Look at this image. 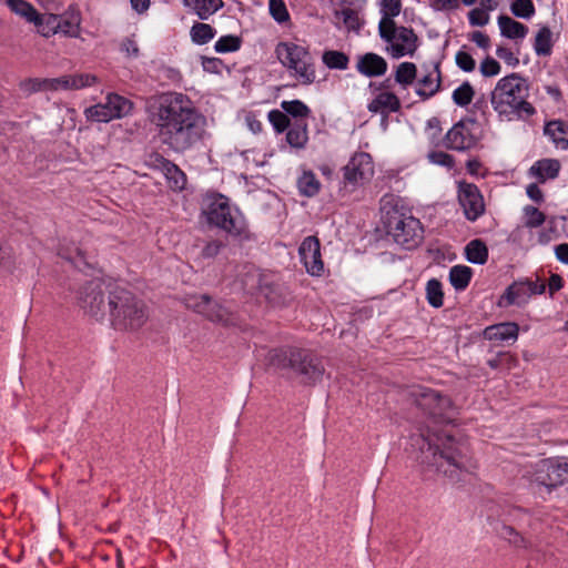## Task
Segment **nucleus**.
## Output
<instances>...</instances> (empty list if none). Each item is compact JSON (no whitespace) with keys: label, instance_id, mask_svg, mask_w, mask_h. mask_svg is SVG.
Masks as SVG:
<instances>
[{"label":"nucleus","instance_id":"obj_12","mask_svg":"<svg viewBox=\"0 0 568 568\" xmlns=\"http://www.w3.org/2000/svg\"><path fill=\"white\" fill-rule=\"evenodd\" d=\"M132 109V103L119 95L109 94L104 103H99L85 109L84 113L88 120L97 122H109L113 119L126 115Z\"/></svg>","mask_w":568,"mask_h":568},{"label":"nucleus","instance_id":"obj_34","mask_svg":"<svg viewBox=\"0 0 568 568\" xmlns=\"http://www.w3.org/2000/svg\"><path fill=\"white\" fill-rule=\"evenodd\" d=\"M417 75V67L413 62H402L397 65L394 79L395 82L406 89L414 83Z\"/></svg>","mask_w":568,"mask_h":568},{"label":"nucleus","instance_id":"obj_15","mask_svg":"<svg viewBox=\"0 0 568 568\" xmlns=\"http://www.w3.org/2000/svg\"><path fill=\"white\" fill-rule=\"evenodd\" d=\"M457 199L468 221L475 222L485 213L484 196L477 185L466 181L458 182Z\"/></svg>","mask_w":568,"mask_h":568},{"label":"nucleus","instance_id":"obj_33","mask_svg":"<svg viewBox=\"0 0 568 568\" xmlns=\"http://www.w3.org/2000/svg\"><path fill=\"white\" fill-rule=\"evenodd\" d=\"M8 8L17 16L23 18L28 22H37L38 11L27 0H6Z\"/></svg>","mask_w":568,"mask_h":568},{"label":"nucleus","instance_id":"obj_39","mask_svg":"<svg viewBox=\"0 0 568 568\" xmlns=\"http://www.w3.org/2000/svg\"><path fill=\"white\" fill-rule=\"evenodd\" d=\"M33 23L39 27V32L44 38L59 33V16L57 14L42 16L38 12V20Z\"/></svg>","mask_w":568,"mask_h":568},{"label":"nucleus","instance_id":"obj_14","mask_svg":"<svg viewBox=\"0 0 568 568\" xmlns=\"http://www.w3.org/2000/svg\"><path fill=\"white\" fill-rule=\"evenodd\" d=\"M534 483L547 489L556 488L568 481V464L554 459H542L536 464Z\"/></svg>","mask_w":568,"mask_h":568},{"label":"nucleus","instance_id":"obj_44","mask_svg":"<svg viewBox=\"0 0 568 568\" xmlns=\"http://www.w3.org/2000/svg\"><path fill=\"white\" fill-rule=\"evenodd\" d=\"M499 536L517 548H529L530 542L514 527L503 525L498 531Z\"/></svg>","mask_w":568,"mask_h":568},{"label":"nucleus","instance_id":"obj_7","mask_svg":"<svg viewBox=\"0 0 568 568\" xmlns=\"http://www.w3.org/2000/svg\"><path fill=\"white\" fill-rule=\"evenodd\" d=\"M98 82L90 73L67 74L59 78H27L19 82L20 91L26 95L38 92L80 90Z\"/></svg>","mask_w":568,"mask_h":568},{"label":"nucleus","instance_id":"obj_35","mask_svg":"<svg viewBox=\"0 0 568 568\" xmlns=\"http://www.w3.org/2000/svg\"><path fill=\"white\" fill-rule=\"evenodd\" d=\"M466 258L474 264H485L488 258V248L480 240L470 241L465 247Z\"/></svg>","mask_w":568,"mask_h":568},{"label":"nucleus","instance_id":"obj_49","mask_svg":"<svg viewBox=\"0 0 568 568\" xmlns=\"http://www.w3.org/2000/svg\"><path fill=\"white\" fill-rule=\"evenodd\" d=\"M418 396L419 405L432 414H435L436 406L444 399L442 395L434 389H425Z\"/></svg>","mask_w":568,"mask_h":568},{"label":"nucleus","instance_id":"obj_11","mask_svg":"<svg viewBox=\"0 0 568 568\" xmlns=\"http://www.w3.org/2000/svg\"><path fill=\"white\" fill-rule=\"evenodd\" d=\"M479 141V124L469 118L455 123L444 138V145L454 151H467Z\"/></svg>","mask_w":568,"mask_h":568},{"label":"nucleus","instance_id":"obj_47","mask_svg":"<svg viewBox=\"0 0 568 568\" xmlns=\"http://www.w3.org/2000/svg\"><path fill=\"white\" fill-rule=\"evenodd\" d=\"M242 40L237 36L229 34L221 37L214 44V49L219 53H227L237 51L241 48Z\"/></svg>","mask_w":568,"mask_h":568},{"label":"nucleus","instance_id":"obj_13","mask_svg":"<svg viewBox=\"0 0 568 568\" xmlns=\"http://www.w3.org/2000/svg\"><path fill=\"white\" fill-rule=\"evenodd\" d=\"M427 444L428 450H433L435 463L438 468L444 466V462L459 470L469 471L471 468L476 467L473 465L470 459L466 458L462 448L458 447L454 439L450 437H447L442 446L438 444H433L430 440H428Z\"/></svg>","mask_w":568,"mask_h":568},{"label":"nucleus","instance_id":"obj_27","mask_svg":"<svg viewBox=\"0 0 568 568\" xmlns=\"http://www.w3.org/2000/svg\"><path fill=\"white\" fill-rule=\"evenodd\" d=\"M500 34L507 39L517 40L524 39L528 33V27L521 22L511 19L508 16L501 14L497 19Z\"/></svg>","mask_w":568,"mask_h":568},{"label":"nucleus","instance_id":"obj_30","mask_svg":"<svg viewBox=\"0 0 568 568\" xmlns=\"http://www.w3.org/2000/svg\"><path fill=\"white\" fill-rule=\"evenodd\" d=\"M293 121H307L311 115V109L301 100L282 101L281 110Z\"/></svg>","mask_w":568,"mask_h":568},{"label":"nucleus","instance_id":"obj_63","mask_svg":"<svg viewBox=\"0 0 568 568\" xmlns=\"http://www.w3.org/2000/svg\"><path fill=\"white\" fill-rule=\"evenodd\" d=\"M526 193L530 200L536 203L544 202V193L540 187L536 183L528 184L526 187Z\"/></svg>","mask_w":568,"mask_h":568},{"label":"nucleus","instance_id":"obj_48","mask_svg":"<svg viewBox=\"0 0 568 568\" xmlns=\"http://www.w3.org/2000/svg\"><path fill=\"white\" fill-rule=\"evenodd\" d=\"M510 10L514 16L523 19H529L536 11L531 0H514L510 4Z\"/></svg>","mask_w":568,"mask_h":568},{"label":"nucleus","instance_id":"obj_2","mask_svg":"<svg viewBox=\"0 0 568 568\" xmlns=\"http://www.w3.org/2000/svg\"><path fill=\"white\" fill-rule=\"evenodd\" d=\"M384 225L388 236L399 246L413 250L424 240V227L403 200L396 195H385L381 206Z\"/></svg>","mask_w":568,"mask_h":568},{"label":"nucleus","instance_id":"obj_25","mask_svg":"<svg viewBox=\"0 0 568 568\" xmlns=\"http://www.w3.org/2000/svg\"><path fill=\"white\" fill-rule=\"evenodd\" d=\"M519 334V325L515 322H504L487 326L484 329V337L488 341H516Z\"/></svg>","mask_w":568,"mask_h":568},{"label":"nucleus","instance_id":"obj_31","mask_svg":"<svg viewBox=\"0 0 568 568\" xmlns=\"http://www.w3.org/2000/svg\"><path fill=\"white\" fill-rule=\"evenodd\" d=\"M530 297L527 286L521 281L513 283L504 295L507 305H524Z\"/></svg>","mask_w":568,"mask_h":568},{"label":"nucleus","instance_id":"obj_60","mask_svg":"<svg viewBox=\"0 0 568 568\" xmlns=\"http://www.w3.org/2000/svg\"><path fill=\"white\" fill-rule=\"evenodd\" d=\"M171 161L164 158L162 154L154 152L149 156V165L153 169L160 170L161 172L165 169L166 163Z\"/></svg>","mask_w":568,"mask_h":568},{"label":"nucleus","instance_id":"obj_46","mask_svg":"<svg viewBox=\"0 0 568 568\" xmlns=\"http://www.w3.org/2000/svg\"><path fill=\"white\" fill-rule=\"evenodd\" d=\"M524 224L528 229H537L546 221V215L532 205H526L523 209Z\"/></svg>","mask_w":568,"mask_h":568},{"label":"nucleus","instance_id":"obj_21","mask_svg":"<svg viewBox=\"0 0 568 568\" xmlns=\"http://www.w3.org/2000/svg\"><path fill=\"white\" fill-rule=\"evenodd\" d=\"M402 103L399 98L390 91H381L367 104V110L374 114L387 116L389 113L400 111Z\"/></svg>","mask_w":568,"mask_h":568},{"label":"nucleus","instance_id":"obj_59","mask_svg":"<svg viewBox=\"0 0 568 568\" xmlns=\"http://www.w3.org/2000/svg\"><path fill=\"white\" fill-rule=\"evenodd\" d=\"M222 243L220 241H211L209 243H206V245L203 247L202 250V257L204 258H212V257H215L221 248H222Z\"/></svg>","mask_w":568,"mask_h":568},{"label":"nucleus","instance_id":"obj_62","mask_svg":"<svg viewBox=\"0 0 568 568\" xmlns=\"http://www.w3.org/2000/svg\"><path fill=\"white\" fill-rule=\"evenodd\" d=\"M435 10H456L459 7L458 0H432Z\"/></svg>","mask_w":568,"mask_h":568},{"label":"nucleus","instance_id":"obj_10","mask_svg":"<svg viewBox=\"0 0 568 568\" xmlns=\"http://www.w3.org/2000/svg\"><path fill=\"white\" fill-rule=\"evenodd\" d=\"M374 175L372 156L366 152L355 153L343 168V189L353 192L367 183Z\"/></svg>","mask_w":568,"mask_h":568},{"label":"nucleus","instance_id":"obj_29","mask_svg":"<svg viewBox=\"0 0 568 568\" xmlns=\"http://www.w3.org/2000/svg\"><path fill=\"white\" fill-rule=\"evenodd\" d=\"M185 304L189 308L203 315L209 320V314L213 313L216 308L217 302L213 301L209 295H190L185 298Z\"/></svg>","mask_w":568,"mask_h":568},{"label":"nucleus","instance_id":"obj_56","mask_svg":"<svg viewBox=\"0 0 568 568\" xmlns=\"http://www.w3.org/2000/svg\"><path fill=\"white\" fill-rule=\"evenodd\" d=\"M429 159L433 163L450 168L454 164V158L445 152H433L429 154Z\"/></svg>","mask_w":568,"mask_h":568},{"label":"nucleus","instance_id":"obj_38","mask_svg":"<svg viewBox=\"0 0 568 568\" xmlns=\"http://www.w3.org/2000/svg\"><path fill=\"white\" fill-rule=\"evenodd\" d=\"M552 33L551 30L548 27H541L536 37L534 42V49L537 55H549L551 53L552 48Z\"/></svg>","mask_w":568,"mask_h":568},{"label":"nucleus","instance_id":"obj_6","mask_svg":"<svg viewBox=\"0 0 568 568\" xmlns=\"http://www.w3.org/2000/svg\"><path fill=\"white\" fill-rule=\"evenodd\" d=\"M278 62L302 85H311L316 81V65L308 45L292 41H281L275 47Z\"/></svg>","mask_w":568,"mask_h":568},{"label":"nucleus","instance_id":"obj_17","mask_svg":"<svg viewBox=\"0 0 568 568\" xmlns=\"http://www.w3.org/2000/svg\"><path fill=\"white\" fill-rule=\"evenodd\" d=\"M389 43V53L393 58L399 59L405 55L413 57L418 48V37L412 28L395 26L393 39L385 41Z\"/></svg>","mask_w":568,"mask_h":568},{"label":"nucleus","instance_id":"obj_42","mask_svg":"<svg viewBox=\"0 0 568 568\" xmlns=\"http://www.w3.org/2000/svg\"><path fill=\"white\" fill-rule=\"evenodd\" d=\"M426 300L435 308H439L444 304V292L442 283L432 278L426 284Z\"/></svg>","mask_w":568,"mask_h":568},{"label":"nucleus","instance_id":"obj_54","mask_svg":"<svg viewBox=\"0 0 568 568\" xmlns=\"http://www.w3.org/2000/svg\"><path fill=\"white\" fill-rule=\"evenodd\" d=\"M468 20L471 26H486L489 22V14L480 8H475L469 11Z\"/></svg>","mask_w":568,"mask_h":568},{"label":"nucleus","instance_id":"obj_4","mask_svg":"<svg viewBox=\"0 0 568 568\" xmlns=\"http://www.w3.org/2000/svg\"><path fill=\"white\" fill-rule=\"evenodd\" d=\"M108 313L113 327L123 331H136L148 320V312L143 301L123 287H115L110 291Z\"/></svg>","mask_w":568,"mask_h":568},{"label":"nucleus","instance_id":"obj_16","mask_svg":"<svg viewBox=\"0 0 568 568\" xmlns=\"http://www.w3.org/2000/svg\"><path fill=\"white\" fill-rule=\"evenodd\" d=\"M81 307L92 317L100 321L108 312V303L104 301L102 284L99 281L89 282L80 296Z\"/></svg>","mask_w":568,"mask_h":568},{"label":"nucleus","instance_id":"obj_9","mask_svg":"<svg viewBox=\"0 0 568 568\" xmlns=\"http://www.w3.org/2000/svg\"><path fill=\"white\" fill-rule=\"evenodd\" d=\"M267 120L276 134L286 132L287 144L295 150H303L308 143L307 121H292L284 112L273 109L267 113Z\"/></svg>","mask_w":568,"mask_h":568},{"label":"nucleus","instance_id":"obj_20","mask_svg":"<svg viewBox=\"0 0 568 568\" xmlns=\"http://www.w3.org/2000/svg\"><path fill=\"white\" fill-rule=\"evenodd\" d=\"M355 68L366 78H378L387 72L388 63L382 55L367 52L357 57Z\"/></svg>","mask_w":568,"mask_h":568},{"label":"nucleus","instance_id":"obj_36","mask_svg":"<svg viewBox=\"0 0 568 568\" xmlns=\"http://www.w3.org/2000/svg\"><path fill=\"white\" fill-rule=\"evenodd\" d=\"M322 62L331 70H346L349 64V57L343 51L325 50L322 54Z\"/></svg>","mask_w":568,"mask_h":568},{"label":"nucleus","instance_id":"obj_8","mask_svg":"<svg viewBox=\"0 0 568 568\" xmlns=\"http://www.w3.org/2000/svg\"><path fill=\"white\" fill-rule=\"evenodd\" d=\"M272 363L282 368H292L300 375L305 377L306 382L318 381L324 367L322 363L311 353L303 349H280L275 351L272 356Z\"/></svg>","mask_w":568,"mask_h":568},{"label":"nucleus","instance_id":"obj_37","mask_svg":"<svg viewBox=\"0 0 568 568\" xmlns=\"http://www.w3.org/2000/svg\"><path fill=\"white\" fill-rule=\"evenodd\" d=\"M170 187L172 190L181 191L185 187L186 175L185 173L172 161L166 163L165 169L162 171Z\"/></svg>","mask_w":568,"mask_h":568},{"label":"nucleus","instance_id":"obj_19","mask_svg":"<svg viewBox=\"0 0 568 568\" xmlns=\"http://www.w3.org/2000/svg\"><path fill=\"white\" fill-rule=\"evenodd\" d=\"M400 0H383L382 1V19L378 23V33L383 41H390L393 39V31L395 30L394 18L400 13Z\"/></svg>","mask_w":568,"mask_h":568},{"label":"nucleus","instance_id":"obj_52","mask_svg":"<svg viewBox=\"0 0 568 568\" xmlns=\"http://www.w3.org/2000/svg\"><path fill=\"white\" fill-rule=\"evenodd\" d=\"M455 61L457 67L465 72H473L476 68L475 59L465 50L457 51Z\"/></svg>","mask_w":568,"mask_h":568},{"label":"nucleus","instance_id":"obj_22","mask_svg":"<svg viewBox=\"0 0 568 568\" xmlns=\"http://www.w3.org/2000/svg\"><path fill=\"white\" fill-rule=\"evenodd\" d=\"M442 87V73L439 63H435L434 70L417 81L416 94L422 100L434 97Z\"/></svg>","mask_w":568,"mask_h":568},{"label":"nucleus","instance_id":"obj_23","mask_svg":"<svg viewBox=\"0 0 568 568\" xmlns=\"http://www.w3.org/2000/svg\"><path fill=\"white\" fill-rule=\"evenodd\" d=\"M82 14L75 6H70L59 16V32L70 38H80Z\"/></svg>","mask_w":568,"mask_h":568},{"label":"nucleus","instance_id":"obj_61","mask_svg":"<svg viewBox=\"0 0 568 568\" xmlns=\"http://www.w3.org/2000/svg\"><path fill=\"white\" fill-rule=\"evenodd\" d=\"M121 51L124 52L128 57H138L139 55V47L136 42L132 39H124L121 43Z\"/></svg>","mask_w":568,"mask_h":568},{"label":"nucleus","instance_id":"obj_53","mask_svg":"<svg viewBox=\"0 0 568 568\" xmlns=\"http://www.w3.org/2000/svg\"><path fill=\"white\" fill-rule=\"evenodd\" d=\"M500 64L497 60L491 57L485 58L479 65V71L483 77L489 78L500 73Z\"/></svg>","mask_w":568,"mask_h":568},{"label":"nucleus","instance_id":"obj_3","mask_svg":"<svg viewBox=\"0 0 568 568\" xmlns=\"http://www.w3.org/2000/svg\"><path fill=\"white\" fill-rule=\"evenodd\" d=\"M528 84L518 73L501 78L491 92V105L507 121L529 118L536 110L527 101Z\"/></svg>","mask_w":568,"mask_h":568},{"label":"nucleus","instance_id":"obj_41","mask_svg":"<svg viewBox=\"0 0 568 568\" xmlns=\"http://www.w3.org/2000/svg\"><path fill=\"white\" fill-rule=\"evenodd\" d=\"M335 17L342 19L345 28L352 31H358L363 27V20L357 10L352 8H343L335 11Z\"/></svg>","mask_w":568,"mask_h":568},{"label":"nucleus","instance_id":"obj_64","mask_svg":"<svg viewBox=\"0 0 568 568\" xmlns=\"http://www.w3.org/2000/svg\"><path fill=\"white\" fill-rule=\"evenodd\" d=\"M202 65L205 71L219 72L223 63L219 58H203Z\"/></svg>","mask_w":568,"mask_h":568},{"label":"nucleus","instance_id":"obj_50","mask_svg":"<svg viewBox=\"0 0 568 568\" xmlns=\"http://www.w3.org/2000/svg\"><path fill=\"white\" fill-rule=\"evenodd\" d=\"M268 8L272 18L276 22L284 23L290 21V13L283 0H270Z\"/></svg>","mask_w":568,"mask_h":568},{"label":"nucleus","instance_id":"obj_28","mask_svg":"<svg viewBox=\"0 0 568 568\" xmlns=\"http://www.w3.org/2000/svg\"><path fill=\"white\" fill-rule=\"evenodd\" d=\"M545 134L548 135L557 149H568V125L562 121H551L545 126Z\"/></svg>","mask_w":568,"mask_h":568},{"label":"nucleus","instance_id":"obj_51","mask_svg":"<svg viewBox=\"0 0 568 568\" xmlns=\"http://www.w3.org/2000/svg\"><path fill=\"white\" fill-rule=\"evenodd\" d=\"M222 0H201L197 17L202 20L209 19L213 13L223 7Z\"/></svg>","mask_w":568,"mask_h":568},{"label":"nucleus","instance_id":"obj_24","mask_svg":"<svg viewBox=\"0 0 568 568\" xmlns=\"http://www.w3.org/2000/svg\"><path fill=\"white\" fill-rule=\"evenodd\" d=\"M560 168V162L556 159H541L530 166L528 174L539 183H545L547 180L556 179Z\"/></svg>","mask_w":568,"mask_h":568},{"label":"nucleus","instance_id":"obj_1","mask_svg":"<svg viewBox=\"0 0 568 568\" xmlns=\"http://www.w3.org/2000/svg\"><path fill=\"white\" fill-rule=\"evenodd\" d=\"M162 145L176 154L195 150L207 138V120L183 93L162 94L151 111Z\"/></svg>","mask_w":568,"mask_h":568},{"label":"nucleus","instance_id":"obj_32","mask_svg":"<svg viewBox=\"0 0 568 568\" xmlns=\"http://www.w3.org/2000/svg\"><path fill=\"white\" fill-rule=\"evenodd\" d=\"M473 270L466 265H455L449 271V282L457 291H464L470 283Z\"/></svg>","mask_w":568,"mask_h":568},{"label":"nucleus","instance_id":"obj_57","mask_svg":"<svg viewBox=\"0 0 568 568\" xmlns=\"http://www.w3.org/2000/svg\"><path fill=\"white\" fill-rule=\"evenodd\" d=\"M521 282L524 283L525 286H527L530 296L537 295V294H542L546 290L545 282L540 281L539 278L525 280Z\"/></svg>","mask_w":568,"mask_h":568},{"label":"nucleus","instance_id":"obj_55","mask_svg":"<svg viewBox=\"0 0 568 568\" xmlns=\"http://www.w3.org/2000/svg\"><path fill=\"white\" fill-rule=\"evenodd\" d=\"M496 54L499 59L504 60L508 65L516 67L519 64L518 57L506 47H498L496 49Z\"/></svg>","mask_w":568,"mask_h":568},{"label":"nucleus","instance_id":"obj_18","mask_svg":"<svg viewBox=\"0 0 568 568\" xmlns=\"http://www.w3.org/2000/svg\"><path fill=\"white\" fill-rule=\"evenodd\" d=\"M300 257L306 272L312 276H321L324 273V262L321 254V243L316 236H307L298 248Z\"/></svg>","mask_w":568,"mask_h":568},{"label":"nucleus","instance_id":"obj_43","mask_svg":"<svg viewBox=\"0 0 568 568\" xmlns=\"http://www.w3.org/2000/svg\"><path fill=\"white\" fill-rule=\"evenodd\" d=\"M474 97L475 90L468 81L463 82L452 94L454 103L462 108L469 105Z\"/></svg>","mask_w":568,"mask_h":568},{"label":"nucleus","instance_id":"obj_26","mask_svg":"<svg viewBox=\"0 0 568 568\" xmlns=\"http://www.w3.org/2000/svg\"><path fill=\"white\" fill-rule=\"evenodd\" d=\"M296 186L300 195L305 197H314L320 194L322 183L316 174L308 169H302L301 174L296 180Z\"/></svg>","mask_w":568,"mask_h":568},{"label":"nucleus","instance_id":"obj_5","mask_svg":"<svg viewBox=\"0 0 568 568\" xmlns=\"http://www.w3.org/2000/svg\"><path fill=\"white\" fill-rule=\"evenodd\" d=\"M202 214L210 225L225 231L239 240H250L251 234L244 216L233 212L229 199L219 193L207 194L202 204Z\"/></svg>","mask_w":568,"mask_h":568},{"label":"nucleus","instance_id":"obj_40","mask_svg":"<svg viewBox=\"0 0 568 568\" xmlns=\"http://www.w3.org/2000/svg\"><path fill=\"white\" fill-rule=\"evenodd\" d=\"M190 34L194 43L202 45L210 42L215 37L216 31L207 23L196 22L192 26Z\"/></svg>","mask_w":568,"mask_h":568},{"label":"nucleus","instance_id":"obj_58","mask_svg":"<svg viewBox=\"0 0 568 568\" xmlns=\"http://www.w3.org/2000/svg\"><path fill=\"white\" fill-rule=\"evenodd\" d=\"M469 40L476 43L477 47L487 50L490 47L489 37L481 31H474L469 34Z\"/></svg>","mask_w":568,"mask_h":568},{"label":"nucleus","instance_id":"obj_45","mask_svg":"<svg viewBox=\"0 0 568 568\" xmlns=\"http://www.w3.org/2000/svg\"><path fill=\"white\" fill-rule=\"evenodd\" d=\"M213 313L209 314V321L224 325V326H232L235 325L237 322V317L234 313L229 311L223 305L219 304L216 305V308H214Z\"/></svg>","mask_w":568,"mask_h":568}]
</instances>
